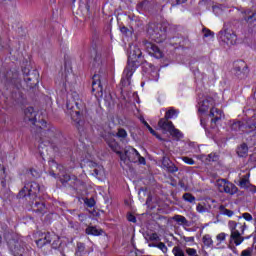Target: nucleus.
I'll list each match as a JSON object with an SVG mask.
<instances>
[{
	"instance_id": "69168bd1",
	"label": "nucleus",
	"mask_w": 256,
	"mask_h": 256,
	"mask_svg": "<svg viewBox=\"0 0 256 256\" xmlns=\"http://www.w3.org/2000/svg\"><path fill=\"white\" fill-rule=\"evenodd\" d=\"M127 219H128V221H129L130 223H137V217H135V215H133V214H131V213H129V214L127 215Z\"/></svg>"
},
{
	"instance_id": "473e14b6",
	"label": "nucleus",
	"mask_w": 256,
	"mask_h": 256,
	"mask_svg": "<svg viewBox=\"0 0 256 256\" xmlns=\"http://www.w3.org/2000/svg\"><path fill=\"white\" fill-rule=\"evenodd\" d=\"M163 169H166L168 173H177V171H179V167H177L173 161L163 166Z\"/></svg>"
},
{
	"instance_id": "4d7b16f0",
	"label": "nucleus",
	"mask_w": 256,
	"mask_h": 256,
	"mask_svg": "<svg viewBox=\"0 0 256 256\" xmlns=\"http://www.w3.org/2000/svg\"><path fill=\"white\" fill-rule=\"evenodd\" d=\"M182 161H184V163H186L187 165H195V160H193V158H189L187 156H182L181 157Z\"/></svg>"
},
{
	"instance_id": "79ce46f5",
	"label": "nucleus",
	"mask_w": 256,
	"mask_h": 256,
	"mask_svg": "<svg viewBox=\"0 0 256 256\" xmlns=\"http://www.w3.org/2000/svg\"><path fill=\"white\" fill-rule=\"evenodd\" d=\"M148 2L147 1H142L137 4L136 9L139 11V13H143L145 11V8L147 7Z\"/></svg>"
},
{
	"instance_id": "ea45409f",
	"label": "nucleus",
	"mask_w": 256,
	"mask_h": 256,
	"mask_svg": "<svg viewBox=\"0 0 256 256\" xmlns=\"http://www.w3.org/2000/svg\"><path fill=\"white\" fill-rule=\"evenodd\" d=\"M241 127H243V122L241 121H236L231 124L232 131H241Z\"/></svg>"
},
{
	"instance_id": "de8ad7c7",
	"label": "nucleus",
	"mask_w": 256,
	"mask_h": 256,
	"mask_svg": "<svg viewBox=\"0 0 256 256\" xmlns=\"http://www.w3.org/2000/svg\"><path fill=\"white\" fill-rule=\"evenodd\" d=\"M142 123H143L144 127H146L148 129V131L151 133V135H154V137H157V132L149 125V123H147V121L142 120Z\"/></svg>"
},
{
	"instance_id": "ddd939ff",
	"label": "nucleus",
	"mask_w": 256,
	"mask_h": 256,
	"mask_svg": "<svg viewBox=\"0 0 256 256\" xmlns=\"http://www.w3.org/2000/svg\"><path fill=\"white\" fill-rule=\"evenodd\" d=\"M219 37L225 43H230V45H235L237 43V34L232 29L225 28L219 32Z\"/></svg>"
},
{
	"instance_id": "2eb2a0df",
	"label": "nucleus",
	"mask_w": 256,
	"mask_h": 256,
	"mask_svg": "<svg viewBox=\"0 0 256 256\" xmlns=\"http://www.w3.org/2000/svg\"><path fill=\"white\" fill-rule=\"evenodd\" d=\"M240 229V232L237 230L235 232H231L230 234V243H234L236 247L245 241V237H243V235L245 233V229H247V224L244 223L242 226H240Z\"/></svg>"
},
{
	"instance_id": "603ef678",
	"label": "nucleus",
	"mask_w": 256,
	"mask_h": 256,
	"mask_svg": "<svg viewBox=\"0 0 256 256\" xmlns=\"http://www.w3.org/2000/svg\"><path fill=\"white\" fill-rule=\"evenodd\" d=\"M226 238H227V234L225 232L219 233L216 236V239L218 241V245H220V243H223V241H225Z\"/></svg>"
},
{
	"instance_id": "f03ea898",
	"label": "nucleus",
	"mask_w": 256,
	"mask_h": 256,
	"mask_svg": "<svg viewBox=\"0 0 256 256\" xmlns=\"http://www.w3.org/2000/svg\"><path fill=\"white\" fill-rule=\"evenodd\" d=\"M66 108L68 115L71 116L72 121L76 125V129L80 135H83L87 130V122L85 118L87 117V108L85 104L80 100H67Z\"/></svg>"
},
{
	"instance_id": "412c9836",
	"label": "nucleus",
	"mask_w": 256,
	"mask_h": 256,
	"mask_svg": "<svg viewBox=\"0 0 256 256\" xmlns=\"http://www.w3.org/2000/svg\"><path fill=\"white\" fill-rule=\"evenodd\" d=\"M113 137L119 139L122 145H127L129 143V134H127V130L125 128L119 127L116 133H113Z\"/></svg>"
},
{
	"instance_id": "423d86ee",
	"label": "nucleus",
	"mask_w": 256,
	"mask_h": 256,
	"mask_svg": "<svg viewBox=\"0 0 256 256\" xmlns=\"http://www.w3.org/2000/svg\"><path fill=\"white\" fill-rule=\"evenodd\" d=\"M44 187H41L39 183L35 181L26 182L24 187L17 194V199H25V197H32L37 199L39 193H43Z\"/></svg>"
},
{
	"instance_id": "37998d69",
	"label": "nucleus",
	"mask_w": 256,
	"mask_h": 256,
	"mask_svg": "<svg viewBox=\"0 0 256 256\" xmlns=\"http://www.w3.org/2000/svg\"><path fill=\"white\" fill-rule=\"evenodd\" d=\"M120 31L122 35H125L126 37H129L133 35V30H130L129 28L122 26L120 27Z\"/></svg>"
},
{
	"instance_id": "8fccbe9b",
	"label": "nucleus",
	"mask_w": 256,
	"mask_h": 256,
	"mask_svg": "<svg viewBox=\"0 0 256 256\" xmlns=\"http://www.w3.org/2000/svg\"><path fill=\"white\" fill-rule=\"evenodd\" d=\"M84 204L91 209L95 205V198H85Z\"/></svg>"
},
{
	"instance_id": "680f3d73",
	"label": "nucleus",
	"mask_w": 256,
	"mask_h": 256,
	"mask_svg": "<svg viewBox=\"0 0 256 256\" xmlns=\"http://www.w3.org/2000/svg\"><path fill=\"white\" fill-rule=\"evenodd\" d=\"M36 245H37V247H39V249H43V247H45V245H47V243L45 242L44 238H40V239L36 240Z\"/></svg>"
},
{
	"instance_id": "3c124183",
	"label": "nucleus",
	"mask_w": 256,
	"mask_h": 256,
	"mask_svg": "<svg viewBox=\"0 0 256 256\" xmlns=\"http://www.w3.org/2000/svg\"><path fill=\"white\" fill-rule=\"evenodd\" d=\"M249 186V179L242 178L239 182V187H241L242 189H247V187Z\"/></svg>"
},
{
	"instance_id": "e2e57ef3",
	"label": "nucleus",
	"mask_w": 256,
	"mask_h": 256,
	"mask_svg": "<svg viewBox=\"0 0 256 256\" xmlns=\"http://www.w3.org/2000/svg\"><path fill=\"white\" fill-rule=\"evenodd\" d=\"M253 255V248L249 247L241 252V256H251Z\"/></svg>"
},
{
	"instance_id": "6e6552de",
	"label": "nucleus",
	"mask_w": 256,
	"mask_h": 256,
	"mask_svg": "<svg viewBox=\"0 0 256 256\" xmlns=\"http://www.w3.org/2000/svg\"><path fill=\"white\" fill-rule=\"evenodd\" d=\"M243 13V20L248 24V33L250 37L256 35V10L247 9Z\"/></svg>"
},
{
	"instance_id": "e433bc0d",
	"label": "nucleus",
	"mask_w": 256,
	"mask_h": 256,
	"mask_svg": "<svg viewBox=\"0 0 256 256\" xmlns=\"http://www.w3.org/2000/svg\"><path fill=\"white\" fill-rule=\"evenodd\" d=\"M219 211H221L222 215H226L227 217H233V215H234L233 210H229V209L225 208L224 205L219 206Z\"/></svg>"
},
{
	"instance_id": "39448f33",
	"label": "nucleus",
	"mask_w": 256,
	"mask_h": 256,
	"mask_svg": "<svg viewBox=\"0 0 256 256\" xmlns=\"http://www.w3.org/2000/svg\"><path fill=\"white\" fill-rule=\"evenodd\" d=\"M168 31H171V26L167 23H150L148 25L147 34L155 43H163V41L167 39Z\"/></svg>"
},
{
	"instance_id": "9b49d317",
	"label": "nucleus",
	"mask_w": 256,
	"mask_h": 256,
	"mask_svg": "<svg viewBox=\"0 0 256 256\" xmlns=\"http://www.w3.org/2000/svg\"><path fill=\"white\" fill-rule=\"evenodd\" d=\"M234 75L240 81L247 79L249 75V67L245 61L239 60L234 63Z\"/></svg>"
},
{
	"instance_id": "bb28decb",
	"label": "nucleus",
	"mask_w": 256,
	"mask_h": 256,
	"mask_svg": "<svg viewBox=\"0 0 256 256\" xmlns=\"http://www.w3.org/2000/svg\"><path fill=\"white\" fill-rule=\"evenodd\" d=\"M236 153L238 157H247L249 153V146H247V143L240 144L236 149Z\"/></svg>"
},
{
	"instance_id": "49530a36",
	"label": "nucleus",
	"mask_w": 256,
	"mask_h": 256,
	"mask_svg": "<svg viewBox=\"0 0 256 256\" xmlns=\"http://www.w3.org/2000/svg\"><path fill=\"white\" fill-rule=\"evenodd\" d=\"M202 33L204 34V37H211V39L215 37V33L209 30V28H203Z\"/></svg>"
},
{
	"instance_id": "f3484780",
	"label": "nucleus",
	"mask_w": 256,
	"mask_h": 256,
	"mask_svg": "<svg viewBox=\"0 0 256 256\" xmlns=\"http://www.w3.org/2000/svg\"><path fill=\"white\" fill-rule=\"evenodd\" d=\"M214 106L215 99H213V97H206L204 100L199 102L198 112H200L201 114L207 113L209 109H213Z\"/></svg>"
},
{
	"instance_id": "4c0bfd02",
	"label": "nucleus",
	"mask_w": 256,
	"mask_h": 256,
	"mask_svg": "<svg viewBox=\"0 0 256 256\" xmlns=\"http://www.w3.org/2000/svg\"><path fill=\"white\" fill-rule=\"evenodd\" d=\"M182 198L187 202V203H195L196 201V198L195 196H193V194L187 192V193H184Z\"/></svg>"
},
{
	"instance_id": "f704fd0d",
	"label": "nucleus",
	"mask_w": 256,
	"mask_h": 256,
	"mask_svg": "<svg viewBox=\"0 0 256 256\" xmlns=\"http://www.w3.org/2000/svg\"><path fill=\"white\" fill-rule=\"evenodd\" d=\"M202 241L206 247H213V239L211 238V235L209 234L204 235L202 238Z\"/></svg>"
},
{
	"instance_id": "0e129e2a",
	"label": "nucleus",
	"mask_w": 256,
	"mask_h": 256,
	"mask_svg": "<svg viewBox=\"0 0 256 256\" xmlns=\"http://www.w3.org/2000/svg\"><path fill=\"white\" fill-rule=\"evenodd\" d=\"M186 253L189 256H199V254H197V250L194 248H187Z\"/></svg>"
},
{
	"instance_id": "58836bf2",
	"label": "nucleus",
	"mask_w": 256,
	"mask_h": 256,
	"mask_svg": "<svg viewBox=\"0 0 256 256\" xmlns=\"http://www.w3.org/2000/svg\"><path fill=\"white\" fill-rule=\"evenodd\" d=\"M169 133L170 135H172V137H176L177 139H181V137H183V134L181 133V131L175 128V126L170 130Z\"/></svg>"
},
{
	"instance_id": "2f4dec72",
	"label": "nucleus",
	"mask_w": 256,
	"mask_h": 256,
	"mask_svg": "<svg viewBox=\"0 0 256 256\" xmlns=\"http://www.w3.org/2000/svg\"><path fill=\"white\" fill-rule=\"evenodd\" d=\"M43 235V239L46 242V245H49L51 241H53V239H55L57 236L55 232H45Z\"/></svg>"
},
{
	"instance_id": "0eeeda50",
	"label": "nucleus",
	"mask_w": 256,
	"mask_h": 256,
	"mask_svg": "<svg viewBox=\"0 0 256 256\" xmlns=\"http://www.w3.org/2000/svg\"><path fill=\"white\" fill-rule=\"evenodd\" d=\"M107 83L105 74H94L92 77V93L95 97H103V85Z\"/></svg>"
},
{
	"instance_id": "338daca9",
	"label": "nucleus",
	"mask_w": 256,
	"mask_h": 256,
	"mask_svg": "<svg viewBox=\"0 0 256 256\" xmlns=\"http://www.w3.org/2000/svg\"><path fill=\"white\" fill-rule=\"evenodd\" d=\"M168 163H171V159L164 155L162 157V167H165V165H168Z\"/></svg>"
},
{
	"instance_id": "7c9ffc66",
	"label": "nucleus",
	"mask_w": 256,
	"mask_h": 256,
	"mask_svg": "<svg viewBox=\"0 0 256 256\" xmlns=\"http://www.w3.org/2000/svg\"><path fill=\"white\" fill-rule=\"evenodd\" d=\"M179 115V110L175 108H170L168 111H166L164 118L165 119H175Z\"/></svg>"
},
{
	"instance_id": "a211bd4d",
	"label": "nucleus",
	"mask_w": 256,
	"mask_h": 256,
	"mask_svg": "<svg viewBox=\"0 0 256 256\" xmlns=\"http://www.w3.org/2000/svg\"><path fill=\"white\" fill-rule=\"evenodd\" d=\"M209 117H212L211 119V125L212 127H215L219 121H221L222 118L225 117L223 114V110H220L219 108L212 107L210 109Z\"/></svg>"
},
{
	"instance_id": "f257e3e1",
	"label": "nucleus",
	"mask_w": 256,
	"mask_h": 256,
	"mask_svg": "<svg viewBox=\"0 0 256 256\" xmlns=\"http://www.w3.org/2000/svg\"><path fill=\"white\" fill-rule=\"evenodd\" d=\"M39 124L36 125V137L40 138V144L38 145V151H39V155L40 157L43 158V147H45L44 143H47L48 145H51V148L53 149V151L55 153H63V151H65L67 149V145L64 144L63 142H59V140H53V139H57V137H61V133H59V131H57L56 127L53 126H49L47 127V121L45 120H41L38 122Z\"/></svg>"
},
{
	"instance_id": "b1692460",
	"label": "nucleus",
	"mask_w": 256,
	"mask_h": 256,
	"mask_svg": "<svg viewBox=\"0 0 256 256\" xmlns=\"http://www.w3.org/2000/svg\"><path fill=\"white\" fill-rule=\"evenodd\" d=\"M85 233L86 235H92L93 237H101L105 231L97 226L89 225L86 227Z\"/></svg>"
},
{
	"instance_id": "4468645a",
	"label": "nucleus",
	"mask_w": 256,
	"mask_h": 256,
	"mask_svg": "<svg viewBox=\"0 0 256 256\" xmlns=\"http://www.w3.org/2000/svg\"><path fill=\"white\" fill-rule=\"evenodd\" d=\"M144 47L147 53L150 54L151 57H154L155 59H163V51H161V48L156 44L145 41Z\"/></svg>"
},
{
	"instance_id": "a19ab883",
	"label": "nucleus",
	"mask_w": 256,
	"mask_h": 256,
	"mask_svg": "<svg viewBox=\"0 0 256 256\" xmlns=\"http://www.w3.org/2000/svg\"><path fill=\"white\" fill-rule=\"evenodd\" d=\"M116 153L119 155L120 160L123 161V163H127V161H129V156H127L126 150H124V153L121 151H117Z\"/></svg>"
},
{
	"instance_id": "a878e982",
	"label": "nucleus",
	"mask_w": 256,
	"mask_h": 256,
	"mask_svg": "<svg viewBox=\"0 0 256 256\" xmlns=\"http://www.w3.org/2000/svg\"><path fill=\"white\" fill-rule=\"evenodd\" d=\"M169 45L175 47V49H177L178 47H183V45H185V38L179 36L172 37L169 40Z\"/></svg>"
},
{
	"instance_id": "393cba45",
	"label": "nucleus",
	"mask_w": 256,
	"mask_h": 256,
	"mask_svg": "<svg viewBox=\"0 0 256 256\" xmlns=\"http://www.w3.org/2000/svg\"><path fill=\"white\" fill-rule=\"evenodd\" d=\"M126 150V155L128 156V161L130 163H137V156H139V152L137 151V149L128 146L125 148Z\"/></svg>"
},
{
	"instance_id": "cd10ccee",
	"label": "nucleus",
	"mask_w": 256,
	"mask_h": 256,
	"mask_svg": "<svg viewBox=\"0 0 256 256\" xmlns=\"http://www.w3.org/2000/svg\"><path fill=\"white\" fill-rule=\"evenodd\" d=\"M52 241V249H58L62 256H66L65 250H63V247L61 246V238L56 235V238H54Z\"/></svg>"
},
{
	"instance_id": "c03bdc74",
	"label": "nucleus",
	"mask_w": 256,
	"mask_h": 256,
	"mask_svg": "<svg viewBox=\"0 0 256 256\" xmlns=\"http://www.w3.org/2000/svg\"><path fill=\"white\" fill-rule=\"evenodd\" d=\"M237 225H239V223H237L233 220H230L228 222V227H229L231 233H234L235 231H238L237 230Z\"/></svg>"
},
{
	"instance_id": "6ab92c4d",
	"label": "nucleus",
	"mask_w": 256,
	"mask_h": 256,
	"mask_svg": "<svg viewBox=\"0 0 256 256\" xmlns=\"http://www.w3.org/2000/svg\"><path fill=\"white\" fill-rule=\"evenodd\" d=\"M24 119L25 121H29L30 123H32V125H34V127H36L37 129V125H41L40 123H37V112H35V108L33 107H28L24 110Z\"/></svg>"
},
{
	"instance_id": "5701e85b",
	"label": "nucleus",
	"mask_w": 256,
	"mask_h": 256,
	"mask_svg": "<svg viewBox=\"0 0 256 256\" xmlns=\"http://www.w3.org/2000/svg\"><path fill=\"white\" fill-rule=\"evenodd\" d=\"M32 209L34 213H39L40 217H43L45 213H47V207L45 206V202L36 201L32 203Z\"/></svg>"
},
{
	"instance_id": "052dcab7",
	"label": "nucleus",
	"mask_w": 256,
	"mask_h": 256,
	"mask_svg": "<svg viewBox=\"0 0 256 256\" xmlns=\"http://www.w3.org/2000/svg\"><path fill=\"white\" fill-rule=\"evenodd\" d=\"M172 7H177V5H183V3H186L187 0H169Z\"/></svg>"
},
{
	"instance_id": "7ed1b4c3",
	"label": "nucleus",
	"mask_w": 256,
	"mask_h": 256,
	"mask_svg": "<svg viewBox=\"0 0 256 256\" xmlns=\"http://www.w3.org/2000/svg\"><path fill=\"white\" fill-rule=\"evenodd\" d=\"M4 240L7 243L9 251H11L14 256L29 254L31 247L27 246V244L19 238V234L13 232V230L4 231Z\"/></svg>"
},
{
	"instance_id": "5fc2aeb1",
	"label": "nucleus",
	"mask_w": 256,
	"mask_h": 256,
	"mask_svg": "<svg viewBox=\"0 0 256 256\" xmlns=\"http://www.w3.org/2000/svg\"><path fill=\"white\" fill-rule=\"evenodd\" d=\"M196 211H197L198 213H207L208 209H207V207H205L203 204L199 203V204H197V206H196Z\"/></svg>"
},
{
	"instance_id": "774afa93",
	"label": "nucleus",
	"mask_w": 256,
	"mask_h": 256,
	"mask_svg": "<svg viewBox=\"0 0 256 256\" xmlns=\"http://www.w3.org/2000/svg\"><path fill=\"white\" fill-rule=\"evenodd\" d=\"M246 129H249V132L256 131V124L255 123L247 124Z\"/></svg>"
},
{
	"instance_id": "c85d7f7f",
	"label": "nucleus",
	"mask_w": 256,
	"mask_h": 256,
	"mask_svg": "<svg viewBox=\"0 0 256 256\" xmlns=\"http://www.w3.org/2000/svg\"><path fill=\"white\" fill-rule=\"evenodd\" d=\"M106 143L108 147H110V149H112V151H114L115 153H117V151H119V149L121 148V146H119V142H117L115 138L106 139Z\"/></svg>"
},
{
	"instance_id": "c9c22d12",
	"label": "nucleus",
	"mask_w": 256,
	"mask_h": 256,
	"mask_svg": "<svg viewBox=\"0 0 256 256\" xmlns=\"http://www.w3.org/2000/svg\"><path fill=\"white\" fill-rule=\"evenodd\" d=\"M206 161H208L209 163H215L217 161H219V154L215 153V152H212L210 154H208L206 156Z\"/></svg>"
},
{
	"instance_id": "6e6d98bb",
	"label": "nucleus",
	"mask_w": 256,
	"mask_h": 256,
	"mask_svg": "<svg viewBox=\"0 0 256 256\" xmlns=\"http://www.w3.org/2000/svg\"><path fill=\"white\" fill-rule=\"evenodd\" d=\"M104 101L106 102L108 107H111V105H115V101H113V97L111 96V94L105 96Z\"/></svg>"
},
{
	"instance_id": "f8f14e48",
	"label": "nucleus",
	"mask_w": 256,
	"mask_h": 256,
	"mask_svg": "<svg viewBox=\"0 0 256 256\" xmlns=\"http://www.w3.org/2000/svg\"><path fill=\"white\" fill-rule=\"evenodd\" d=\"M218 189L220 193H228V195H235L239 188L237 186L225 179L218 181Z\"/></svg>"
},
{
	"instance_id": "4be33fe9",
	"label": "nucleus",
	"mask_w": 256,
	"mask_h": 256,
	"mask_svg": "<svg viewBox=\"0 0 256 256\" xmlns=\"http://www.w3.org/2000/svg\"><path fill=\"white\" fill-rule=\"evenodd\" d=\"M158 127H160L162 131H166V133H169L175 127V125H173V122L169 121V119L161 118L158 121Z\"/></svg>"
},
{
	"instance_id": "864d4df0",
	"label": "nucleus",
	"mask_w": 256,
	"mask_h": 256,
	"mask_svg": "<svg viewBox=\"0 0 256 256\" xmlns=\"http://www.w3.org/2000/svg\"><path fill=\"white\" fill-rule=\"evenodd\" d=\"M157 249H160V251H162V253H164V255L168 251L167 245H165V243H163V242L157 243Z\"/></svg>"
},
{
	"instance_id": "bf43d9fd",
	"label": "nucleus",
	"mask_w": 256,
	"mask_h": 256,
	"mask_svg": "<svg viewBox=\"0 0 256 256\" xmlns=\"http://www.w3.org/2000/svg\"><path fill=\"white\" fill-rule=\"evenodd\" d=\"M94 63H97V65H101V55L98 53L97 50H94Z\"/></svg>"
},
{
	"instance_id": "c756f323",
	"label": "nucleus",
	"mask_w": 256,
	"mask_h": 256,
	"mask_svg": "<svg viewBox=\"0 0 256 256\" xmlns=\"http://www.w3.org/2000/svg\"><path fill=\"white\" fill-rule=\"evenodd\" d=\"M173 221H176L178 225H185L186 227H189V221L187 220V218H185V216L175 215L173 217Z\"/></svg>"
},
{
	"instance_id": "72a5a7b5",
	"label": "nucleus",
	"mask_w": 256,
	"mask_h": 256,
	"mask_svg": "<svg viewBox=\"0 0 256 256\" xmlns=\"http://www.w3.org/2000/svg\"><path fill=\"white\" fill-rule=\"evenodd\" d=\"M83 253H85V243L78 242L76 246L75 256L83 255Z\"/></svg>"
},
{
	"instance_id": "20e7f679",
	"label": "nucleus",
	"mask_w": 256,
	"mask_h": 256,
	"mask_svg": "<svg viewBox=\"0 0 256 256\" xmlns=\"http://www.w3.org/2000/svg\"><path fill=\"white\" fill-rule=\"evenodd\" d=\"M127 63L134 72L138 67H142L143 73H153L155 71V66L145 60L143 52H141V48L138 46L130 48Z\"/></svg>"
},
{
	"instance_id": "9d476101",
	"label": "nucleus",
	"mask_w": 256,
	"mask_h": 256,
	"mask_svg": "<svg viewBox=\"0 0 256 256\" xmlns=\"http://www.w3.org/2000/svg\"><path fill=\"white\" fill-rule=\"evenodd\" d=\"M58 179L63 187H72V189H77L79 185H83V181L77 178V176H71L69 174H61Z\"/></svg>"
},
{
	"instance_id": "09e8293b",
	"label": "nucleus",
	"mask_w": 256,
	"mask_h": 256,
	"mask_svg": "<svg viewBox=\"0 0 256 256\" xmlns=\"http://www.w3.org/2000/svg\"><path fill=\"white\" fill-rule=\"evenodd\" d=\"M28 175H31L32 179H39V177H41V174L39 173V171L33 168L29 170Z\"/></svg>"
},
{
	"instance_id": "1a4fd4ad",
	"label": "nucleus",
	"mask_w": 256,
	"mask_h": 256,
	"mask_svg": "<svg viewBox=\"0 0 256 256\" xmlns=\"http://www.w3.org/2000/svg\"><path fill=\"white\" fill-rule=\"evenodd\" d=\"M24 81L28 88L35 89L39 85V73L34 70L32 73L29 68H23Z\"/></svg>"
},
{
	"instance_id": "a18cd8bd",
	"label": "nucleus",
	"mask_w": 256,
	"mask_h": 256,
	"mask_svg": "<svg viewBox=\"0 0 256 256\" xmlns=\"http://www.w3.org/2000/svg\"><path fill=\"white\" fill-rule=\"evenodd\" d=\"M172 252L174 256H185V252H183V249L179 248V246H175Z\"/></svg>"
},
{
	"instance_id": "13d9d810",
	"label": "nucleus",
	"mask_w": 256,
	"mask_h": 256,
	"mask_svg": "<svg viewBox=\"0 0 256 256\" xmlns=\"http://www.w3.org/2000/svg\"><path fill=\"white\" fill-rule=\"evenodd\" d=\"M140 164V165H146L147 164V161L145 160V157L141 156V154H139L138 152V156H136V163Z\"/></svg>"
},
{
	"instance_id": "aec40b11",
	"label": "nucleus",
	"mask_w": 256,
	"mask_h": 256,
	"mask_svg": "<svg viewBox=\"0 0 256 256\" xmlns=\"http://www.w3.org/2000/svg\"><path fill=\"white\" fill-rule=\"evenodd\" d=\"M133 73H135L131 66L127 63L126 68L123 72V77L121 79V87H128V85H131V77H133Z\"/></svg>"
},
{
	"instance_id": "dca6fc26",
	"label": "nucleus",
	"mask_w": 256,
	"mask_h": 256,
	"mask_svg": "<svg viewBox=\"0 0 256 256\" xmlns=\"http://www.w3.org/2000/svg\"><path fill=\"white\" fill-rule=\"evenodd\" d=\"M6 87L10 90L16 89V91H19V89H21V78H19V72H13L12 77H8L6 79Z\"/></svg>"
}]
</instances>
